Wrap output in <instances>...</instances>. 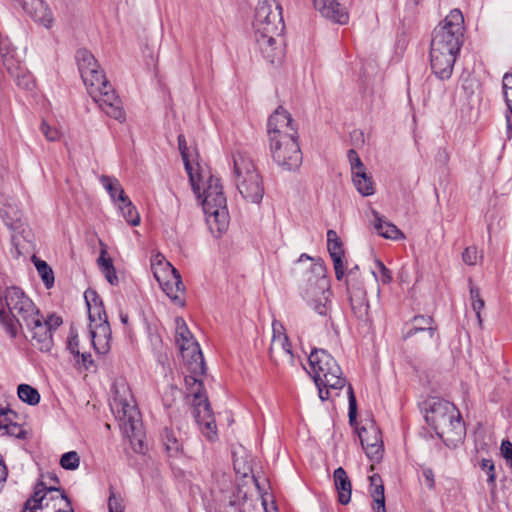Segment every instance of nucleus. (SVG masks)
Wrapping results in <instances>:
<instances>
[{"label":"nucleus","mask_w":512,"mask_h":512,"mask_svg":"<svg viewBox=\"0 0 512 512\" xmlns=\"http://www.w3.org/2000/svg\"><path fill=\"white\" fill-rule=\"evenodd\" d=\"M254 36L263 55L271 64H279L284 57L280 39L285 25L281 5L277 0H260L253 21Z\"/></svg>","instance_id":"1"},{"label":"nucleus","mask_w":512,"mask_h":512,"mask_svg":"<svg viewBox=\"0 0 512 512\" xmlns=\"http://www.w3.org/2000/svg\"><path fill=\"white\" fill-rule=\"evenodd\" d=\"M76 59L81 78L88 93L99 108L109 117L124 122L126 119L122 101L100 69L97 60L86 49L77 51Z\"/></svg>","instance_id":"2"},{"label":"nucleus","mask_w":512,"mask_h":512,"mask_svg":"<svg viewBox=\"0 0 512 512\" xmlns=\"http://www.w3.org/2000/svg\"><path fill=\"white\" fill-rule=\"evenodd\" d=\"M313 380L322 401L328 400L346 385V379L336 360L324 349H314L309 355Z\"/></svg>","instance_id":"3"},{"label":"nucleus","mask_w":512,"mask_h":512,"mask_svg":"<svg viewBox=\"0 0 512 512\" xmlns=\"http://www.w3.org/2000/svg\"><path fill=\"white\" fill-rule=\"evenodd\" d=\"M425 420L443 440L458 441L465 434L460 412L449 401L430 399L427 402Z\"/></svg>","instance_id":"4"},{"label":"nucleus","mask_w":512,"mask_h":512,"mask_svg":"<svg viewBox=\"0 0 512 512\" xmlns=\"http://www.w3.org/2000/svg\"><path fill=\"white\" fill-rule=\"evenodd\" d=\"M39 309L34 302L18 287L6 289L4 300L0 298V323L15 338L23 323L34 316Z\"/></svg>","instance_id":"5"},{"label":"nucleus","mask_w":512,"mask_h":512,"mask_svg":"<svg viewBox=\"0 0 512 512\" xmlns=\"http://www.w3.org/2000/svg\"><path fill=\"white\" fill-rule=\"evenodd\" d=\"M198 198L203 197L202 207L206 215V222L212 233L221 234L229 225V213L226 197L218 178L209 176L203 185V192L195 193Z\"/></svg>","instance_id":"6"},{"label":"nucleus","mask_w":512,"mask_h":512,"mask_svg":"<svg viewBox=\"0 0 512 512\" xmlns=\"http://www.w3.org/2000/svg\"><path fill=\"white\" fill-rule=\"evenodd\" d=\"M233 181L240 195L248 202L259 204L264 196L263 180L249 155H233Z\"/></svg>","instance_id":"7"},{"label":"nucleus","mask_w":512,"mask_h":512,"mask_svg":"<svg viewBox=\"0 0 512 512\" xmlns=\"http://www.w3.org/2000/svg\"><path fill=\"white\" fill-rule=\"evenodd\" d=\"M110 407L119 425L128 437L137 436L141 429L140 412L136 407L129 385L120 379L113 384Z\"/></svg>","instance_id":"8"},{"label":"nucleus","mask_w":512,"mask_h":512,"mask_svg":"<svg viewBox=\"0 0 512 512\" xmlns=\"http://www.w3.org/2000/svg\"><path fill=\"white\" fill-rule=\"evenodd\" d=\"M464 17L459 9H453L437 27H435L431 49L459 54L463 44Z\"/></svg>","instance_id":"9"},{"label":"nucleus","mask_w":512,"mask_h":512,"mask_svg":"<svg viewBox=\"0 0 512 512\" xmlns=\"http://www.w3.org/2000/svg\"><path fill=\"white\" fill-rule=\"evenodd\" d=\"M311 272L314 274V279L312 277L308 279L304 298L309 307L328 322L332 309L330 281L326 278L325 267L320 262L311 265Z\"/></svg>","instance_id":"10"},{"label":"nucleus","mask_w":512,"mask_h":512,"mask_svg":"<svg viewBox=\"0 0 512 512\" xmlns=\"http://www.w3.org/2000/svg\"><path fill=\"white\" fill-rule=\"evenodd\" d=\"M62 324V318L55 314L45 318L40 311L28 318L23 327H26L31 344L40 351L48 352L53 347V332Z\"/></svg>","instance_id":"11"},{"label":"nucleus","mask_w":512,"mask_h":512,"mask_svg":"<svg viewBox=\"0 0 512 512\" xmlns=\"http://www.w3.org/2000/svg\"><path fill=\"white\" fill-rule=\"evenodd\" d=\"M175 341L181 355L188 361V369L195 374H204L206 367L199 344L182 318H176Z\"/></svg>","instance_id":"12"},{"label":"nucleus","mask_w":512,"mask_h":512,"mask_svg":"<svg viewBox=\"0 0 512 512\" xmlns=\"http://www.w3.org/2000/svg\"><path fill=\"white\" fill-rule=\"evenodd\" d=\"M270 151L273 161L285 171H296L302 164V152L298 143V135H283L272 138Z\"/></svg>","instance_id":"13"},{"label":"nucleus","mask_w":512,"mask_h":512,"mask_svg":"<svg viewBox=\"0 0 512 512\" xmlns=\"http://www.w3.org/2000/svg\"><path fill=\"white\" fill-rule=\"evenodd\" d=\"M98 311V319L95 318L94 312L90 310L89 332L94 349L101 354L108 352L110 349L111 328L107 320L105 311L96 308Z\"/></svg>","instance_id":"14"},{"label":"nucleus","mask_w":512,"mask_h":512,"mask_svg":"<svg viewBox=\"0 0 512 512\" xmlns=\"http://www.w3.org/2000/svg\"><path fill=\"white\" fill-rule=\"evenodd\" d=\"M0 55L2 57L3 65L7 72L13 77L17 86L31 90L34 87V79L31 73L21 64V61L15 57V52L10 51L8 48L3 46L0 40Z\"/></svg>","instance_id":"15"},{"label":"nucleus","mask_w":512,"mask_h":512,"mask_svg":"<svg viewBox=\"0 0 512 512\" xmlns=\"http://www.w3.org/2000/svg\"><path fill=\"white\" fill-rule=\"evenodd\" d=\"M361 445L370 460L379 462L384 453L383 441L379 428L370 421L358 430Z\"/></svg>","instance_id":"16"},{"label":"nucleus","mask_w":512,"mask_h":512,"mask_svg":"<svg viewBox=\"0 0 512 512\" xmlns=\"http://www.w3.org/2000/svg\"><path fill=\"white\" fill-rule=\"evenodd\" d=\"M267 131L269 141L272 138H282L283 135L297 136V128L291 115L284 109L278 108L268 119Z\"/></svg>","instance_id":"17"},{"label":"nucleus","mask_w":512,"mask_h":512,"mask_svg":"<svg viewBox=\"0 0 512 512\" xmlns=\"http://www.w3.org/2000/svg\"><path fill=\"white\" fill-rule=\"evenodd\" d=\"M273 336L269 348V354L272 361L287 360L292 362L293 354L288 337L283 332L284 328L280 323H273Z\"/></svg>","instance_id":"18"},{"label":"nucleus","mask_w":512,"mask_h":512,"mask_svg":"<svg viewBox=\"0 0 512 512\" xmlns=\"http://www.w3.org/2000/svg\"><path fill=\"white\" fill-rule=\"evenodd\" d=\"M457 56V54L430 48L431 69L438 79L447 80L452 76Z\"/></svg>","instance_id":"19"},{"label":"nucleus","mask_w":512,"mask_h":512,"mask_svg":"<svg viewBox=\"0 0 512 512\" xmlns=\"http://www.w3.org/2000/svg\"><path fill=\"white\" fill-rule=\"evenodd\" d=\"M314 7L321 15L340 25L347 24L349 14L347 9L337 0H314Z\"/></svg>","instance_id":"20"},{"label":"nucleus","mask_w":512,"mask_h":512,"mask_svg":"<svg viewBox=\"0 0 512 512\" xmlns=\"http://www.w3.org/2000/svg\"><path fill=\"white\" fill-rule=\"evenodd\" d=\"M347 290L354 315L364 319L368 315L369 304L366 298V291L359 283H353L352 279L347 280Z\"/></svg>","instance_id":"21"},{"label":"nucleus","mask_w":512,"mask_h":512,"mask_svg":"<svg viewBox=\"0 0 512 512\" xmlns=\"http://www.w3.org/2000/svg\"><path fill=\"white\" fill-rule=\"evenodd\" d=\"M327 248L333 261L336 279L341 281L344 277L345 269L344 263L342 261L344 251L342 248L341 240L334 230L327 231Z\"/></svg>","instance_id":"22"},{"label":"nucleus","mask_w":512,"mask_h":512,"mask_svg":"<svg viewBox=\"0 0 512 512\" xmlns=\"http://www.w3.org/2000/svg\"><path fill=\"white\" fill-rule=\"evenodd\" d=\"M24 11L30 15L36 22L46 28H50L53 24V17L50 9L42 0H22Z\"/></svg>","instance_id":"23"},{"label":"nucleus","mask_w":512,"mask_h":512,"mask_svg":"<svg viewBox=\"0 0 512 512\" xmlns=\"http://www.w3.org/2000/svg\"><path fill=\"white\" fill-rule=\"evenodd\" d=\"M167 275H161L157 278V282L161 286L164 293L175 303L183 304L181 300V294L184 292V285L181 279L179 271L176 269V273H169Z\"/></svg>","instance_id":"24"},{"label":"nucleus","mask_w":512,"mask_h":512,"mask_svg":"<svg viewBox=\"0 0 512 512\" xmlns=\"http://www.w3.org/2000/svg\"><path fill=\"white\" fill-rule=\"evenodd\" d=\"M193 415L202 433L209 439L216 437V424L210 408V404H205L203 408L193 409Z\"/></svg>","instance_id":"25"},{"label":"nucleus","mask_w":512,"mask_h":512,"mask_svg":"<svg viewBox=\"0 0 512 512\" xmlns=\"http://www.w3.org/2000/svg\"><path fill=\"white\" fill-rule=\"evenodd\" d=\"M201 375L202 374H195L190 372V375L185 377V384L188 394L193 397V409H197L198 407L203 408L205 404H209L203 383L199 379V376Z\"/></svg>","instance_id":"26"},{"label":"nucleus","mask_w":512,"mask_h":512,"mask_svg":"<svg viewBox=\"0 0 512 512\" xmlns=\"http://www.w3.org/2000/svg\"><path fill=\"white\" fill-rule=\"evenodd\" d=\"M370 489L369 493L373 499L372 508L374 512H386L384 485L379 474H373L369 477Z\"/></svg>","instance_id":"27"},{"label":"nucleus","mask_w":512,"mask_h":512,"mask_svg":"<svg viewBox=\"0 0 512 512\" xmlns=\"http://www.w3.org/2000/svg\"><path fill=\"white\" fill-rule=\"evenodd\" d=\"M335 488L338 493V500L341 504H348L351 499V482L342 467H338L333 473Z\"/></svg>","instance_id":"28"},{"label":"nucleus","mask_w":512,"mask_h":512,"mask_svg":"<svg viewBox=\"0 0 512 512\" xmlns=\"http://www.w3.org/2000/svg\"><path fill=\"white\" fill-rule=\"evenodd\" d=\"M0 215L8 226H13L19 221L21 212L16 201L0 195Z\"/></svg>","instance_id":"29"},{"label":"nucleus","mask_w":512,"mask_h":512,"mask_svg":"<svg viewBox=\"0 0 512 512\" xmlns=\"http://www.w3.org/2000/svg\"><path fill=\"white\" fill-rule=\"evenodd\" d=\"M178 148H179L182 160L184 162L185 169L189 175V180H190L192 189H193L194 193L199 194L201 176L199 174H194V172H193L192 164L189 161V153H188V148H187L186 139H185L184 135L178 136Z\"/></svg>","instance_id":"30"},{"label":"nucleus","mask_w":512,"mask_h":512,"mask_svg":"<svg viewBox=\"0 0 512 512\" xmlns=\"http://www.w3.org/2000/svg\"><path fill=\"white\" fill-rule=\"evenodd\" d=\"M47 487L41 482L34 491V494L25 502L22 512H42L48 506Z\"/></svg>","instance_id":"31"},{"label":"nucleus","mask_w":512,"mask_h":512,"mask_svg":"<svg viewBox=\"0 0 512 512\" xmlns=\"http://www.w3.org/2000/svg\"><path fill=\"white\" fill-rule=\"evenodd\" d=\"M375 216L374 228L379 235L384 238L397 240L404 238L403 233L391 222L384 220L377 212H373Z\"/></svg>","instance_id":"32"},{"label":"nucleus","mask_w":512,"mask_h":512,"mask_svg":"<svg viewBox=\"0 0 512 512\" xmlns=\"http://www.w3.org/2000/svg\"><path fill=\"white\" fill-rule=\"evenodd\" d=\"M428 331L429 337L433 338L436 327L433 326V318L430 316H415L412 320V327L405 333V338H410L418 332Z\"/></svg>","instance_id":"33"},{"label":"nucleus","mask_w":512,"mask_h":512,"mask_svg":"<svg viewBox=\"0 0 512 512\" xmlns=\"http://www.w3.org/2000/svg\"><path fill=\"white\" fill-rule=\"evenodd\" d=\"M353 176V183L357 191L363 196L373 195L375 192L374 182L365 170L357 171Z\"/></svg>","instance_id":"34"},{"label":"nucleus","mask_w":512,"mask_h":512,"mask_svg":"<svg viewBox=\"0 0 512 512\" xmlns=\"http://www.w3.org/2000/svg\"><path fill=\"white\" fill-rule=\"evenodd\" d=\"M100 181L113 202L119 203L127 196L116 178L102 175Z\"/></svg>","instance_id":"35"},{"label":"nucleus","mask_w":512,"mask_h":512,"mask_svg":"<svg viewBox=\"0 0 512 512\" xmlns=\"http://www.w3.org/2000/svg\"><path fill=\"white\" fill-rule=\"evenodd\" d=\"M12 413L10 410L0 409V430L4 429L5 434L14 436L16 438H24V429L11 421L8 414Z\"/></svg>","instance_id":"36"},{"label":"nucleus","mask_w":512,"mask_h":512,"mask_svg":"<svg viewBox=\"0 0 512 512\" xmlns=\"http://www.w3.org/2000/svg\"><path fill=\"white\" fill-rule=\"evenodd\" d=\"M98 265L101 269V272L104 274L106 280L111 285H117L118 277L116 275L112 259L109 256H107L106 250H101L100 256L98 258Z\"/></svg>","instance_id":"37"},{"label":"nucleus","mask_w":512,"mask_h":512,"mask_svg":"<svg viewBox=\"0 0 512 512\" xmlns=\"http://www.w3.org/2000/svg\"><path fill=\"white\" fill-rule=\"evenodd\" d=\"M117 205L128 224L132 226H138L140 224V215L128 196L117 203Z\"/></svg>","instance_id":"38"},{"label":"nucleus","mask_w":512,"mask_h":512,"mask_svg":"<svg viewBox=\"0 0 512 512\" xmlns=\"http://www.w3.org/2000/svg\"><path fill=\"white\" fill-rule=\"evenodd\" d=\"M502 87L509 111V113L506 115V122L507 130L510 132L512 128V71L504 74Z\"/></svg>","instance_id":"39"},{"label":"nucleus","mask_w":512,"mask_h":512,"mask_svg":"<svg viewBox=\"0 0 512 512\" xmlns=\"http://www.w3.org/2000/svg\"><path fill=\"white\" fill-rule=\"evenodd\" d=\"M17 393L18 397L29 405H37L40 401V394L37 389L28 384H20Z\"/></svg>","instance_id":"40"},{"label":"nucleus","mask_w":512,"mask_h":512,"mask_svg":"<svg viewBox=\"0 0 512 512\" xmlns=\"http://www.w3.org/2000/svg\"><path fill=\"white\" fill-rule=\"evenodd\" d=\"M34 264L46 288H51L54 285V273L51 267L40 259H35Z\"/></svg>","instance_id":"41"},{"label":"nucleus","mask_w":512,"mask_h":512,"mask_svg":"<svg viewBox=\"0 0 512 512\" xmlns=\"http://www.w3.org/2000/svg\"><path fill=\"white\" fill-rule=\"evenodd\" d=\"M160 266L164 267L169 273H176V268L173 267L161 253H157L151 258V268L155 279L162 275V273L159 271Z\"/></svg>","instance_id":"42"},{"label":"nucleus","mask_w":512,"mask_h":512,"mask_svg":"<svg viewBox=\"0 0 512 512\" xmlns=\"http://www.w3.org/2000/svg\"><path fill=\"white\" fill-rule=\"evenodd\" d=\"M374 263L375 268L372 273L376 280L384 285L389 284L393 279L391 271L379 259H376Z\"/></svg>","instance_id":"43"},{"label":"nucleus","mask_w":512,"mask_h":512,"mask_svg":"<svg viewBox=\"0 0 512 512\" xmlns=\"http://www.w3.org/2000/svg\"><path fill=\"white\" fill-rule=\"evenodd\" d=\"M166 450L171 455L177 454L181 450V443L176 437L174 431L166 429L163 436Z\"/></svg>","instance_id":"44"},{"label":"nucleus","mask_w":512,"mask_h":512,"mask_svg":"<svg viewBox=\"0 0 512 512\" xmlns=\"http://www.w3.org/2000/svg\"><path fill=\"white\" fill-rule=\"evenodd\" d=\"M79 464L80 458L77 452L75 451L64 453L60 459V465L64 469L75 470L79 467Z\"/></svg>","instance_id":"45"},{"label":"nucleus","mask_w":512,"mask_h":512,"mask_svg":"<svg viewBox=\"0 0 512 512\" xmlns=\"http://www.w3.org/2000/svg\"><path fill=\"white\" fill-rule=\"evenodd\" d=\"M47 494H55V496H51L52 500H58L60 502H63L65 507L59 508L57 512H73L72 507L70 506V503L66 496L60 491V489L55 487H49L47 488Z\"/></svg>","instance_id":"46"},{"label":"nucleus","mask_w":512,"mask_h":512,"mask_svg":"<svg viewBox=\"0 0 512 512\" xmlns=\"http://www.w3.org/2000/svg\"><path fill=\"white\" fill-rule=\"evenodd\" d=\"M480 467L482 470L486 472L488 476V484L491 485L492 487H495L496 473L494 462L491 459H482Z\"/></svg>","instance_id":"47"},{"label":"nucleus","mask_w":512,"mask_h":512,"mask_svg":"<svg viewBox=\"0 0 512 512\" xmlns=\"http://www.w3.org/2000/svg\"><path fill=\"white\" fill-rule=\"evenodd\" d=\"M108 510L109 512H124L123 499L120 494L113 491L110 492Z\"/></svg>","instance_id":"48"},{"label":"nucleus","mask_w":512,"mask_h":512,"mask_svg":"<svg viewBox=\"0 0 512 512\" xmlns=\"http://www.w3.org/2000/svg\"><path fill=\"white\" fill-rule=\"evenodd\" d=\"M40 130L48 141H58L62 135L57 128L48 125L46 121L42 122Z\"/></svg>","instance_id":"49"},{"label":"nucleus","mask_w":512,"mask_h":512,"mask_svg":"<svg viewBox=\"0 0 512 512\" xmlns=\"http://www.w3.org/2000/svg\"><path fill=\"white\" fill-rule=\"evenodd\" d=\"M347 157L351 166L352 175L355 174L357 171L365 170V167L358 153L355 150L350 149L347 153Z\"/></svg>","instance_id":"50"},{"label":"nucleus","mask_w":512,"mask_h":512,"mask_svg":"<svg viewBox=\"0 0 512 512\" xmlns=\"http://www.w3.org/2000/svg\"><path fill=\"white\" fill-rule=\"evenodd\" d=\"M348 399H349V421L351 424L356 420L357 415V403L354 391L351 385L348 386Z\"/></svg>","instance_id":"51"},{"label":"nucleus","mask_w":512,"mask_h":512,"mask_svg":"<svg viewBox=\"0 0 512 512\" xmlns=\"http://www.w3.org/2000/svg\"><path fill=\"white\" fill-rule=\"evenodd\" d=\"M462 260L467 265H475L478 260L477 248L474 246L467 247L462 253Z\"/></svg>","instance_id":"52"},{"label":"nucleus","mask_w":512,"mask_h":512,"mask_svg":"<svg viewBox=\"0 0 512 512\" xmlns=\"http://www.w3.org/2000/svg\"><path fill=\"white\" fill-rule=\"evenodd\" d=\"M501 455L507 459L512 458V443L508 440H503L500 447Z\"/></svg>","instance_id":"53"},{"label":"nucleus","mask_w":512,"mask_h":512,"mask_svg":"<svg viewBox=\"0 0 512 512\" xmlns=\"http://www.w3.org/2000/svg\"><path fill=\"white\" fill-rule=\"evenodd\" d=\"M423 477L425 479L426 485L429 489H433L435 486L434 473L431 469L426 468L423 470Z\"/></svg>","instance_id":"54"},{"label":"nucleus","mask_w":512,"mask_h":512,"mask_svg":"<svg viewBox=\"0 0 512 512\" xmlns=\"http://www.w3.org/2000/svg\"><path fill=\"white\" fill-rule=\"evenodd\" d=\"M484 305H485V303H484L483 299H476V301L472 302V308L475 311L480 324L482 322L480 312L484 308Z\"/></svg>","instance_id":"55"},{"label":"nucleus","mask_w":512,"mask_h":512,"mask_svg":"<svg viewBox=\"0 0 512 512\" xmlns=\"http://www.w3.org/2000/svg\"><path fill=\"white\" fill-rule=\"evenodd\" d=\"M68 348L70 350L71 353L75 354V355H80V352L78 350V339H77V336L75 337H72L69 342H68Z\"/></svg>","instance_id":"56"},{"label":"nucleus","mask_w":512,"mask_h":512,"mask_svg":"<svg viewBox=\"0 0 512 512\" xmlns=\"http://www.w3.org/2000/svg\"><path fill=\"white\" fill-rule=\"evenodd\" d=\"M470 299L471 302L476 301V299H482L479 288L475 286H470Z\"/></svg>","instance_id":"57"},{"label":"nucleus","mask_w":512,"mask_h":512,"mask_svg":"<svg viewBox=\"0 0 512 512\" xmlns=\"http://www.w3.org/2000/svg\"><path fill=\"white\" fill-rule=\"evenodd\" d=\"M85 298H86V302H87V306H88V311L90 312V310H91L92 312H94L95 318H96V319H98V311L96 310V308H100L102 311H104V310H103V308H102V306H97V305L95 304V306H94V307H92V306L90 305L89 300H88V292H86V294H85Z\"/></svg>","instance_id":"58"},{"label":"nucleus","mask_w":512,"mask_h":512,"mask_svg":"<svg viewBox=\"0 0 512 512\" xmlns=\"http://www.w3.org/2000/svg\"><path fill=\"white\" fill-rule=\"evenodd\" d=\"M119 316H120L121 323L123 325H127L128 324V320H129L128 315L126 313H124V312H120Z\"/></svg>","instance_id":"59"},{"label":"nucleus","mask_w":512,"mask_h":512,"mask_svg":"<svg viewBox=\"0 0 512 512\" xmlns=\"http://www.w3.org/2000/svg\"><path fill=\"white\" fill-rule=\"evenodd\" d=\"M81 357H82L83 363H86L87 361L91 362V355L90 354L83 353L81 355Z\"/></svg>","instance_id":"60"},{"label":"nucleus","mask_w":512,"mask_h":512,"mask_svg":"<svg viewBox=\"0 0 512 512\" xmlns=\"http://www.w3.org/2000/svg\"><path fill=\"white\" fill-rule=\"evenodd\" d=\"M248 506H251V502L245 501L242 505L241 512H247Z\"/></svg>","instance_id":"61"},{"label":"nucleus","mask_w":512,"mask_h":512,"mask_svg":"<svg viewBox=\"0 0 512 512\" xmlns=\"http://www.w3.org/2000/svg\"><path fill=\"white\" fill-rule=\"evenodd\" d=\"M159 271H160V273H162V275H167V277L170 276L169 272L166 271V269L164 267H162V266L159 267Z\"/></svg>","instance_id":"62"},{"label":"nucleus","mask_w":512,"mask_h":512,"mask_svg":"<svg viewBox=\"0 0 512 512\" xmlns=\"http://www.w3.org/2000/svg\"><path fill=\"white\" fill-rule=\"evenodd\" d=\"M303 258H306L308 260H312V258L309 257L307 254H302L301 257H300V260H302Z\"/></svg>","instance_id":"63"},{"label":"nucleus","mask_w":512,"mask_h":512,"mask_svg":"<svg viewBox=\"0 0 512 512\" xmlns=\"http://www.w3.org/2000/svg\"><path fill=\"white\" fill-rule=\"evenodd\" d=\"M506 462L510 465V467L512 468V458L511 459H507Z\"/></svg>","instance_id":"64"}]
</instances>
